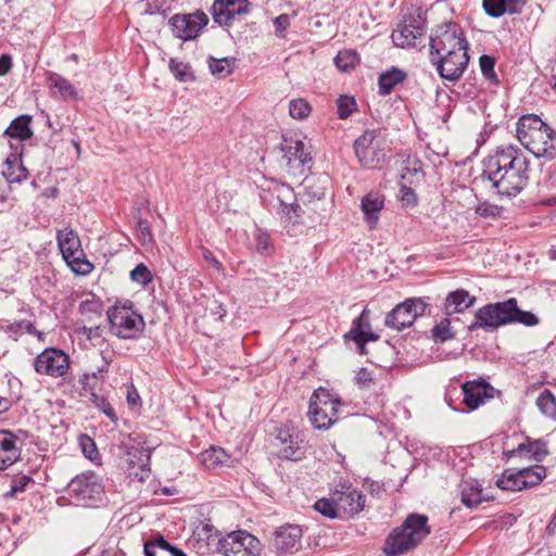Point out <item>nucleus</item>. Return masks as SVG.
<instances>
[{
    "label": "nucleus",
    "instance_id": "obj_1",
    "mask_svg": "<svg viewBox=\"0 0 556 556\" xmlns=\"http://www.w3.org/2000/svg\"><path fill=\"white\" fill-rule=\"evenodd\" d=\"M483 164V175L498 194L515 197L528 184L529 161L517 147L498 148Z\"/></svg>",
    "mask_w": 556,
    "mask_h": 556
},
{
    "label": "nucleus",
    "instance_id": "obj_2",
    "mask_svg": "<svg viewBox=\"0 0 556 556\" xmlns=\"http://www.w3.org/2000/svg\"><path fill=\"white\" fill-rule=\"evenodd\" d=\"M516 323L535 326L539 324V319L531 312L521 311L516 299H508L480 307L475 314V320L469 326V330L494 331L502 326Z\"/></svg>",
    "mask_w": 556,
    "mask_h": 556
},
{
    "label": "nucleus",
    "instance_id": "obj_3",
    "mask_svg": "<svg viewBox=\"0 0 556 556\" xmlns=\"http://www.w3.org/2000/svg\"><path fill=\"white\" fill-rule=\"evenodd\" d=\"M519 142L536 157L552 160L556 156V134L539 116L530 114L516 125Z\"/></svg>",
    "mask_w": 556,
    "mask_h": 556
},
{
    "label": "nucleus",
    "instance_id": "obj_4",
    "mask_svg": "<svg viewBox=\"0 0 556 556\" xmlns=\"http://www.w3.org/2000/svg\"><path fill=\"white\" fill-rule=\"evenodd\" d=\"M429 534L428 517L409 514L404 522L388 535L383 553L386 556H401L419 545Z\"/></svg>",
    "mask_w": 556,
    "mask_h": 556
},
{
    "label": "nucleus",
    "instance_id": "obj_5",
    "mask_svg": "<svg viewBox=\"0 0 556 556\" xmlns=\"http://www.w3.org/2000/svg\"><path fill=\"white\" fill-rule=\"evenodd\" d=\"M341 399L329 390L320 387L309 399L308 418L319 430L329 429L339 419Z\"/></svg>",
    "mask_w": 556,
    "mask_h": 556
},
{
    "label": "nucleus",
    "instance_id": "obj_6",
    "mask_svg": "<svg viewBox=\"0 0 556 556\" xmlns=\"http://www.w3.org/2000/svg\"><path fill=\"white\" fill-rule=\"evenodd\" d=\"M67 493L76 505L96 507L104 498L102 478L90 471L78 475L67 484Z\"/></svg>",
    "mask_w": 556,
    "mask_h": 556
},
{
    "label": "nucleus",
    "instance_id": "obj_7",
    "mask_svg": "<svg viewBox=\"0 0 556 556\" xmlns=\"http://www.w3.org/2000/svg\"><path fill=\"white\" fill-rule=\"evenodd\" d=\"M359 164L365 168H378L386 161V140L377 130H365L353 144Z\"/></svg>",
    "mask_w": 556,
    "mask_h": 556
},
{
    "label": "nucleus",
    "instance_id": "obj_8",
    "mask_svg": "<svg viewBox=\"0 0 556 556\" xmlns=\"http://www.w3.org/2000/svg\"><path fill=\"white\" fill-rule=\"evenodd\" d=\"M58 247L62 256L71 269L77 275H88L93 269V265L85 257L78 233L65 227L56 233Z\"/></svg>",
    "mask_w": 556,
    "mask_h": 556
},
{
    "label": "nucleus",
    "instance_id": "obj_9",
    "mask_svg": "<svg viewBox=\"0 0 556 556\" xmlns=\"http://www.w3.org/2000/svg\"><path fill=\"white\" fill-rule=\"evenodd\" d=\"M429 39L431 59L468 47L462 27L453 22L433 28Z\"/></svg>",
    "mask_w": 556,
    "mask_h": 556
},
{
    "label": "nucleus",
    "instance_id": "obj_10",
    "mask_svg": "<svg viewBox=\"0 0 556 556\" xmlns=\"http://www.w3.org/2000/svg\"><path fill=\"white\" fill-rule=\"evenodd\" d=\"M108 319L111 332L122 339L137 338L144 327L142 317L127 305L113 306Z\"/></svg>",
    "mask_w": 556,
    "mask_h": 556
},
{
    "label": "nucleus",
    "instance_id": "obj_11",
    "mask_svg": "<svg viewBox=\"0 0 556 556\" xmlns=\"http://www.w3.org/2000/svg\"><path fill=\"white\" fill-rule=\"evenodd\" d=\"M217 548L225 556H257L261 553V543L249 532L238 530L222 538Z\"/></svg>",
    "mask_w": 556,
    "mask_h": 556
},
{
    "label": "nucleus",
    "instance_id": "obj_12",
    "mask_svg": "<svg viewBox=\"0 0 556 556\" xmlns=\"http://www.w3.org/2000/svg\"><path fill=\"white\" fill-rule=\"evenodd\" d=\"M283 160L294 174H304V167L312 162L311 151L298 136L285 137L281 143Z\"/></svg>",
    "mask_w": 556,
    "mask_h": 556
},
{
    "label": "nucleus",
    "instance_id": "obj_13",
    "mask_svg": "<svg viewBox=\"0 0 556 556\" xmlns=\"http://www.w3.org/2000/svg\"><path fill=\"white\" fill-rule=\"evenodd\" d=\"M426 311V303L420 299H409L397 304L386 317V325L394 330H402L414 324Z\"/></svg>",
    "mask_w": 556,
    "mask_h": 556
},
{
    "label": "nucleus",
    "instance_id": "obj_14",
    "mask_svg": "<svg viewBox=\"0 0 556 556\" xmlns=\"http://www.w3.org/2000/svg\"><path fill=\"white\" fill-rule=\"evenodd\" d=\"M431 62L435 65L439 75L443 79L455 81L464 74L468 65V47L465 50H454L435 56L431 59Z\"/></svg>",
    "mask_w": 556,
    "mask_h": 556
},
{
    "label": "nucleus",
    "instance_id": "obj_15",
    "mask_svg": "<svg viewBox=\"0 0 556 556\" xmlns=\"http://www.w3.org/2000/svg\"><path fill=\"white\" fill-rule=\"evenodd\" d=\"M208 18L204 12L193 14H176L170 17L169 25L175 37L187 41L198 37Z\"/></svg>",
    "mask_w": 556,
    "mask_h": 556
},
{
    "label": "nucleus",
    "instance_id": "obj_16",
    "mask_svg": "<svg viewBox=\"0 0 556 556\" xmlns=\"http://www.w3.org/2000/svg\"><path fill=\"white\" fill-rule=\"evenodd\" d=\"M331 492L341 518L358 514L364 508L365 496L351 484L342 483Z\"/></svg>",
    "mask_w": 556,
    "mask_h": 556
},
{
    "label": "nucleus",
    "instance_id": "obj_17",
    "mask_svg": "<svg viewBox=\"0 0 556 556\" xmlns=\"http://www.w3.org/2000/svg\"><path fill=\"white\" fill-rule=\"evenodd\" d=\"M34 365L40 375L62 377L68 369V357L63 351L49 348L35 358Z\"/></svg>",
    "mask_w": 556,
    "mask_h": 556
},
{
    "label": "nucleus",
    "instance_id": "obj_18",
    "mask_svg": "<svg viewBox=\"0 0 556 556\" xmlns=\"http://www.w3.org/2000/svg\"><path fill=\"white\" fill-rule=\"evenodd\" d=\"M251 11L249 0H214L212 15L215 23L229 26L242 15Z\"/></svg>",
    "mask_w": 556,
    "mask_h": 556
},
{
    "label": "nucleus",
    "instance_id": "obj_19",
    "mask_svg": "<svg viewBox=\"0 0 556 556\" xmlns=\"http://www.w3.org/2000/svg\"><path fill=\"white\" fill-rule=\"evenodd\" d=\"M125 446L126 471L129 476L143 481L149 476L150 450L144 446L129 445L127 443Z\"/></svg>",
    "mask_w": 556,
    "mask_h": 556
},
{
    "label": "nucleus",
    "instance_id": "obj_20",
    "mask_svg": "<svg viewBox=\"0 0 556 556\" xmlns=\"http://www.w3.org/2000/svg\"><path fill=\"white\" fill-rule=\"evenodd\" d=\"M464 392V404L475 410L484 404L485 399L492 397L493 388L483 380L467 381L462 387Z\"/></svg>",
    "mask_w": 556,
    "mask_h": 556
},
{
    "label": "nucleus",
    "instance_id": "obj_21",
    "mask_svg": "<svg viewBox=\"0 0 556 556\" xmlns=\"http://www.w3.org/2000/svg\"><path fill=\"white\" fill-rule=\"evenodd\" d=\"M302 530L299 526H286L278 529L274 538V546L279 553H292L300 546Z\"/></svg>",
    "mask_w": 556,
    "mask_h": 556
},
{
    "label": "nucleus",
    "instance_id": "obj_22",
    "mask_svg": "<svg viewBox=\"0 0 556 556\" xmlns=\"http://www.w3.org/2000/svg\"><path fill=\"white\" fill-rule=\"evenodd\" d=\"M346 339H352L361 354H365V343L368 341H376L378 336L370 331L368 324L367 311L364 309L359 317L354 321L352 329L345 334Z\"/></svg>",
    "mask_w": 556,
    "mask_h": 556
},
{
    "label": "nucleus",
    "instance_id": "obj_23",
    "mask_svg": "<svg viewBox=\"0 0 556 556\" xmlns=\"http://www.w3.org/2000/svg\"><path fill=\"white\" fill-rule=\"evenodd\" d=\"M548 451L546 444L541 440L527 439L520 443L517 448L504 452L507 459L519 456L529 460L541 462L547 455Z\"/></svg>",
    "mask_w": 556,
    "mask_h": 556
},
{
    "label": "nucleus",
    "instance_id": "obj_24",
    "mask_svg": "<svg viewBox=\"0 0 556 556\" xmlns=\"http://www.w3.org/2000/svg\"><path fill=\"white\" fill-rule=\"evenodd\" d=\"M18 438L10 431H0V469L13 465L20 457Z\"/></svg>",
    "mask_w": 556,
    "mask_h": 556
},
{
    "label": "nucleus",
    "instance_id": "obj_25",
    "mask_svg": "<svg viewBox=\"0 0 556 556\" xmlns=\"http://www.w3.org/2000/svg\"><path fill=\"white\" fill-rule=\"evenodd\" d=\"M476 303V296H472L468 291L458 289L450 292L443 303V312L450 316L457 313H463L465 309L471 307Z\"/></svg>",
    "mask_w": 556,
    "mask_h": 556
},
{
    "label": "nucleus",
    "instance_id": "obj_26",
    "mask_svg": "<svg viewBox=\"0 0 556 556\" xmlns=\"http://www.w3.org/2000/svg\"><path fill=\"white\" fill-rule=\"evenodd\" d=\"M383 204V195L377 192H370L362 199L361 207L364 213L365 222L369 225V228L372 229L376 227Z\"/></svg>",
    "mask_w": 556,
    "mask_h": 556
},
{
    "label": "nucleus",
    "instance_id": "obj_27",
    "mask_svg": "<svg viewBox=\"0 0 556 556\" xmlns=\"http://www.w3.org/2000/svg\"><path fill=\"white\" fill-rule=\"evenodd\" d=\"M47 86L51 90L52 96H59L63 100H74L77 98V91L71 81L56 73L48 74Z\"/></svg>",
    "mask_w": 556,
    "mask_h": 556
},
{
    "label": "nucleus",
    "instance_id": "obj_28",
    "mask_svg": "<svg viewBox=\"0 0 556 556\" xmlns=\"http://www.w3.org/2000/svg\"><path fill=\"white\" fill-rule=\"evenodd\" d=\"M424 29L412 24H399L392 33V40L396 47L406 48L415 46L416 39L422 36Z\"/></svg>",
    "mask_w": 556,
    "mask_h": 556
},
{
    "label": "nucleus",
    "instance_id": "obj_29",
    "mask_svg": "<svg viewBox=\"0 0 556 556\" xmlns=\"http://www.w3.org/2000/svg\"><path fill=\"white\" fill-rule=\"evenodd\" d=\"M2 175L8 182L12 184L25 180L28 172L23 165L21 157L16 154H11L4 162Z\"/></svg>",
    "mask_w": 556,
    "mask_h": 556
},
{
    "label": "nucleus",
    "instance_id": "obj_30",
    "mask_svg": "<svg viewBox=\"0 0 556 556\" xmlns=\"http://www.w3.org/2000/svg\"><path fill=\"white\" fill-rule=\"evenodd\" d=\"M278 439L285 445L281 451L283 457L292 460H296L302 457L303 447L301 445V441H299L298 435H294L290 432L289 429H286L279 431Z\"/></svg>",
    "mask_w": 556,
    "mask_h": 556
},
{
    "label": "nucleus",
    "instance_id": "obj_31",
    "mask_svg": "<svg viewBox=\"0 0 556 556\" xmlns=\"http://www.w3.org/2000/svg\"><path fill=\"white\" fill-rule=\"evenodd\" d=\"M30 124L31 117L29 115H21L11 122L4 135L21 141L27 140L33 137Z\"/></svg>",
    "mask_w": 556,
    "mask_h": 556
},
{
    "label": "nucleus",
    "instance_id": "obj_32",
    "mask_svg": "<svg viewBox=\"0 0 556 556\" xmlns=\"http://www.w3.org/2000/svg\"><path fill=\"white\" fill-rule=\"evenodd\" d=\"M201 463L207 469H215L222 465H229L230 456L222 447L211 446L200 455Z\"/></svg>",
    "mask_w": 556,
    "mask_h": 556
},
{
    "label": "nucleus",
    "instance_id": "obj_33",
    "mask_svg": "<svg viewBox=\"0 0 556 556\" xmlns=\"http://www.w3.org/2000/svg\"><path fill=\"white\" fill-rule=\"evenodd\" d=\"M523 481L520 469L517 471L514 469H507L503 472L496 484L502 490L521 491L526 489Z\"/></svg>",
    "mask_w": 556,
    "mask_h": 556
},
{
    "label": "nucleus",
    "instance_id": "obj_34",
    "mask_svg": "<svg viewBox=\"0 0 556 556\" xmlns=\"http://www.w3.org/2000/svg\"><path fill=\"white\" fill-rule=\"evenodd\" d=\"M406 78V74L399 70L392 68L391 71H387L379 76V90L382 94H389L393 88L403 83Z\"/></svg>",
    "mask_w": 556,
    "mask_h": 556
},
{
    "label": "nucleus",
    "instance_id": "obj_35",
    "mask_svg": "<svg viewBox=\"0 0 556 556\" xmlns=\"http://www.w3.org/2000/svg\"><path fill=\"white\" fill-rule=\"evenodd\" d=\"M235 62V58L216 59L210 56L207 59V64L211 73L217 78H226L227 76H229L233 72Z\"/></svg>",
    "mask_w": 556,
    "mask_h": 556
},
{
    "label": "nucleus",
    "instance_id": "obj_36",
    "mask_svg": "<svg viewBox=\"0 0 556 556\" xmlns=\"http://www.w3.org/2000/svg\"><path fill=\"white\" fill-rule=\"evenodd\" d=\"M462 502L467 507H473L481 503V489L476 481H464L460 484Z\"/></svg>",
    "mask_w": 556,
    "mask_h": 556
},
{
    "label": "nucleus",
    "instance_id": "obj_37",
    "mask_svg": "<svg viewBox=\"0 0 556 556\" xmlns=\"http://www.w3.org/2000/svg\"><path fill=\"white\" fill-rule=\"evenodd\" d=\"M536 406L540 412L556 421V397L549 390H544L536 399Z\"/></svg>",
    "mask_w": 556,
    "mask_h": 556
},
{
    "label": "nucleus",
    "instance_id": "obj_38",
    "mask_svg": "<svg viewBox=\"0 0 556 556\" xmlns=\"http://www.w3.org/2000/svg\"><path fill=\"white\" fill-rule=\"evenodd\" d=\"M168 67L174 77L180 83H188L194 80L193 71L190 64L185 63L178 59H170Z\"/></svg>",
    "mask_w": 556,
    "mask_h": 556
},
{
    "label": "nucleus",
    "instance_id": "obj_39",
    "mask_svg": "<svg viewBox=\"0 0 556 556\" xmlns=\"http://www.w3.org/2000/svg\"><path fill=\"white\" fill-rule=\"evenodd\" d=\"M79 312L86 320L93 321L102 316V302L93 296L91 299H86L80 303Z\"/></svg>",
    "mask_w": 556,
    "mask_h": 556
},
{
    "label": "nucleus",
    "instance_id": "obj_40",
    "mask_svg": "<svg viewBox=\"0 0 556 556\" xmlns=\"http://www.w3.org/2000/svg\"><path fill=\"white\" fill-rule=\"evenodd\" d=\"M359 63V56L354 50L339 51L334 58L336 66L342 72L353 70Z\"/></svg>",
    "mask_w": 556,
    "mask_h": 556
},
{
    "label": "nucleus",
    "instance_id": "obj_41",
    "mask_svg": "<svg viewBox=\"0 0 556 556\" xmlns=\"http://www.w3.org/2000/svg\"><path fill=\"white\" fill-rule=\"evenodd\" d=\"M525 488H531L539 484L546 476V469L543 466L535 465L520 469Z\"/></svg>",
    "mask_w": 556,
    "mask_h": 556
},
{
    "label": "nucleus",
    "instance_id": "obj_42",
    "mask_svg": "<svg viewBox=\"0 0 556 556\" xmlns=\"http://www.w3.org/2000/svg\"><path fill=\"white\" fill-rule=\"evenodd\" d=\"M432 339L435 342H445L455 337V332L451 327V320L447 317L442 318L431 331Z\"/></svg>",
    "mask_w": 556,
    "mask_h": 556
},
{
    "label": "nucleus",
    "instance_id": "obj_43",
    "mask_svg": "<svg viewBox=\"0 0 556 556\" xmlns=\"http://www.w3.org/2000/svg\"><path fill=\"white\" fill-rule=\"evenodd\" d=\"M172 546L173 545L160 535L154 541L144 543V556H167Z\"/></svg>",
    "mask_w": 556,
    "mask_h": 556
},
{
    "label": "nucleus",
    "instance_id": "obj_44",
    "mask_svg": "<svg viewBox=\"0 0 556 556\" xmlns=\"http://www.w3.org/2000/svg\"><path fill=\"white\" fill-rule=\"evenodd\" d=\"M312 112L311 104L303 98L293 99L289 103V114L294 119H304Z\"/></svg>",
    "mask_w": 556,
    "mask_h": 556
},
{
    "label": "nucleus",
    "instance_id": "obj_45",
    "mask_svg": "<svg viewBox=\"0 0 556 556\" xmlns=\"http://www.w3.org/2000/svg\"><path fill=\"white\" fill-rule=\"evenodd\" d=\"M314 508L321 514L323 516L327 518H341L340 514L337 509V505H334V502L332 501V492H330L329 497H324L318 500Z\"/></svg>",
    "mask_w": 556,
    "mask_h": 556
},
{
    "label": "nucleus",
    "instance_id": "obj_46",
    "mask_svg": "<svg viewBox=\"0 0 556 556\" xmlns=\"http://www.w3.org/2000/svg\"><path fill=\"white\" fill-rule=\"evenodd\" d=\"M356 110V101L353 97L341 96L337 101L339 118H348Z\"/></svg>",
    "mask_w": 556,
    "mask_h": 556
},
{
    "label": "nucleus",
    "instance_id": "obj_47",
    "mask_svg": "<svg viewBox=\"0 0 556 556\" xmlns=\"http://www.w3.org/2000/svg\"><path fill=\"white\" fill-rule=\"evenodd\" d=\"M505 0H483L485 13L492 17H500L507 12Z\"/></svg>",
    "mask_w": 556,
    "mask_h": 556
},
{
    "label": "nucleus",
    "instance_id": "obj_48",
    "mask_svg": "<svg viewBox=\"0 0 556 556\" xmlns=\"http://www.w3.org/2000/svg\"><path fill=\"white\" fill-rule=\"evenodd\" d=\"M79 445L81 447L84 455L88 459L96 460L99 457V452H98L97 445L90 437H88L86 434L80 435Z\"/></svg>",
    "mask_w": 556,
    "mask_h": 556
},
{
    "label": "nucleus",
    "instance_id": "obj_49",
    "mask_svg": "<svg viewBox=\"0 0 556 556\" xmlns=\"http://www.w3.org/2000/svg\"><path fill=\"white\" fill-rule=\"evenodd\" d=\"M130 278L141 285H147L151 281L152 276L148 267L143 264H138L131 271Z\"/></svg>",
    "mask_w": 556,
    "mask_h": 556
},
{
    "label": "nucleus",
    "instance_id": "obj_50",
    "mask_svg": "<svg viewBox=\"0 0 556 556\" xmlns=\"http://www.w3.org/2000/svg\"><path fill=\"white\" fill-rule=\"evenodd\" d=\"M479 63L483 76L489 80H495L496 74L494 72V59L490 55L484 54L480 56Z\"/></svg>",
    "mask_w": 556,
    "mask_h": 556
},
{
    "label": "nucleus",
    "instance_id": "obj_51",
    "mask_svg": "<svg viewBox=\"0 0 556 556\" xmlns=\"http://www.w3.org/2000/svg\"><path fill=\"white\" fill-rule=\"evenodd\" d=\"M137 235L138 239L140 240L141 244L144 247H148L152 243L153 237L150 231V227L148 222L139 219L137 223Z\"/></svg>",
    "mask_w": 556,
    "mask_h": 556
},
{
    "label": "nucleus",
    "instance_id": "obj_52",
    "mask_svg": "<svg viewBox=\"0 0 556 556\" xmlns=\"http://www.w3.org/2000/svg\"><path fill=\"white\" fill-rule=\"evenodd\" d=\"M281 213L285 214L290 220L298 222L301 216L302 208L298 203H287L280 201Z\"/></svg>",
    "mask_w": 556,
    "mask_h": 556
},
{
    "label": "nucleus",
    "instance_id": "obj_53",
    "mask_svg": "<svg viewBox=\"0 0 556 556\" xmlns=\"http://www.w3.org/2000/svg\"><path fill=\"white\" fill-rule=\"evenodd\" d=\"M374 372L368 370L367 368H361L356 372L355 382L359 388L368 389L370 384L374 382Z\"/></svg>",
    "mask_w": 556,
    "mask_h": 556
},
{
    "label": "nucleus",
    "instance_id": "obj_54",
    "mask_svg": "<svg viewBox=\"0 0 556 556\" xmlns=\"http://www.w3.org/2000/svg\"><path fill=\"white\" fill-rule=\"evenodd\" d=\"M92 403L103 412L112 420L116 419L114 408L111 404L101 395L92 394Z\"/></svg>",
    "mask_w": 556,
    "mask_h": 556
},
{
    "label": "nucleus",
    "instance_id": "obj_55",
    "mask_svg": "<svg viewBox=\"0 0 556 556\" xmlns=\"http://www.w3.org/2000/svg\"><path fill=\"white\" fill-rule=\"evenodd\" d=\"M273 249L271 240L268 233L260 232L256 236V250L261 254H269Z\"/></svg>",
    "mask_w": 556,
    "mask_h": 556
},
{
    "label": "nucleus",
    "instance_id": "obj_56",
    "mask_svg": "<svg viewBox=\"0 0 556 556\" xmlns=\"http://www.w3.org/2000/svg\"><path fill=\"white\" fill-rule=\"evenodd\" d=\"M29 482L30 478L27 476H22L12 480L8 495L15 496L17 493L24 492Z\"/></svg>",
    "mask_w": 556,
    "mask_h": 556
},
{
    "label": "nucleus",
    "instance_id": "obj_57",
    "mask_svg": "<svg viewBox=\"0 0 556 556\" xmlns=\"http://www.w3.org/2000/svg\"><path fill=\"white\" fill-rule=\"evenodd\" d=\"M400 200L404 206H414L417 203L416 193L406 186H402L400 189Z\"/></svg>",
    "mask_w": 556,
    "mask_h": 556
},
{
    "label": "nucleus",
    "instance_id": "obj_58",
    "mask_svg": "<svg viewBox=\"0 0 556 556\" xmlns=\"http://www.w3.org/2000/svg\"><path fill=\"white\" fill-rule=\"evenodd\" d=\"M275 30L278 37H285L283 33L290 26V16L288 14H280L274 20Z\"/></svg>",
    "mask_w": 556,
    "mask_h": 556
},
{
    "label": "nucleus",
    "instance_id": "obj_59",
    "mask_svg": "<svg viewBox=\"0 0 556 556\" xmlns=\"http://www.w3.org/2000/svg\"><path fill=\"white\" fill-rule=\"evenodd\" d=\"M476 213L481 217H494L498 213V207L488 202H483L476 207Z\"/></svg>",
    "mask_w": 556,
    "mask_h": 556
},
{
    "label": "nucleus",
    "instance_id": "obj_60",
    "mask_svg": "<svg viewBox=\"0 0 556 556\" xmlns=\"http://www.w3.org/2000/svg\"><path fill=\"white\" fill-rule=\"evenodd\" d=\"M202 256L205 261H207L218 271L224 270L222 263L214 256V254L210 250L202 249Z\"/></svg>",
    "mask_w": 556,
    "mask_h": 556
},
{
    "label": "nucleus",
    "instance_id": "obj_61",
    "mask_svg": "<svg viewBox=\"0 0 556 556\" xmlns=\"http://www.w3.org/2000/svg\"><path fill=\"white\" fill-rule=\"evenodd\" d=\"M507 3V13L509 14H517L521 12L523 2L522 0H505Z\"/></svg>",
    "mask_w": 556,
    "mask_h": 556
},
{
    "label": "nucleus",
    "instance_id": "obj_62",
    "mask_svg": "<svg viewBox=\"0 0 556 556\" xmlns=\"http://www.w3.org/2000/svg\"><path fill=\"white\" fill-rule=\"evenodd\" d=\"M81 332L88 338V339H93V338H97L100 336V328L99 326H90V327H87V326H84L81 328Z\"/></svg>",
    "mask_w": 556,
    "mask_h": 556
},
{
    "label": "nucleus",
    "instance_id": "obj_63",
    "mask_svg": "<svg viewBox=\"0 0 556 556\" xmlns=\"http://www.w3.org/2000/svg\"><path fill=\"white\" fill-rule=\"evenodd\" d=\"M11 58L7 54L0 56V75H5L11 68Z\"/></svg>",
    "mask_w": 556,
    "mask_h": 556
},
{
    "label": "nucleus",
    "instance_id": "obj_64",
    "mask_svg": "<svg viewBox=\"0 0 556 556\" xmlns=\"http://www.w3.org/2000/svg\"><path fill=\"white\" fill-rule=\"evenodd\" d=\"M139 400H140V396H139L137 390L134 387L129 388L127 391L128 404L136 405L139 402Z\"/></svg>",
    "mask_w": 556,
    "mask_h": 556
}]
</instances>
